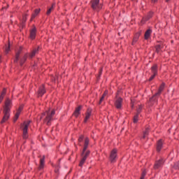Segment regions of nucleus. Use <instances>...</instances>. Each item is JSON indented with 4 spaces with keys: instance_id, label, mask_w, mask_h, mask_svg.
I'll list each match as a JSON object with an SVG mask.
<instances>
[{
    "instance_id": "nucleus-17",
    "label": "nucleus",
    "mask_w": 179,
    "mask_h": 179,
    "mask_svg": "<svg viewBox=\"0 0 179 179\" xmlns=\"http://www.w3.org/2000/svg\"><path fill=\"white\" fill-rule=\"evenodd\" d=\"M92 115V110H88L85 114V118L84 120V122H87V120L90 118Z\"/></svg>"
},
{
    "instance_id": "nucleus-43",
    "label": "nucleus",
    "mask_w": 179,
    "mask_h": 179,
    "mask_svg": "<svg viewBox=\"0 0 179 179\" xmlns=\"http://www.w3.org/2000/svg\"><path fill=\"white\" fill-rule=\"evenodd\" d=\"M101 72H103V70L101 69L100 71H99V74L101 75Z\"/></svg>"
},
{
    "instance_id": "nucleus-29",
    "label": "nucleus",
    "mask_w": 179,
    "mask_h": 179,
    "mask_svg": "<svg viewBox=\"0 0 179 179\" xmlns=\"http://www.w3.org/2000/svg\"><path fill=\"white\" fill-rule=\"evenodd\" d=\"M138 114L136 115L134 117V124H136L138 122Z\"/></svg>"
},
{
    "instance_id": "nucleus-36",
    "label": "nucleus",
    "mask_w": 179,
    "mask_h": 179,
    "mask_svg": "<svg viewBox=\"0 0 179 179\" xmlns=\"http://www.w3.org/2000/svg\"><path fill=\"white\" fill-rule=\"evenodd\" d=\"M10 50V47L8 45V46L6 48V54H8V52H9Z\"/></svg>"
},
{
    "instance_id": "nucleus-11",
    "label": "nucleus",
    "mask_w": 179,
    "mask_h": 179,
    "mask_svg": "<svg viewBox=\"0 0 179 179\" xmlns=\"http://www.w3.org/2000/svg\"><path fill=\"white\" fill-rule=\"evenodd\" d=\"M45 160V156L43 155V158H41L40 159V165L38 167V170H43V169H44Z\"/></svg>"
},
{
    "instance_id": "nucleus-44",
    "label": "nucleus",
    "mask_w": 179,
    "mask_h": 179,
    "mask_svg": "<svg viewBox=\"0 0 179 179\" xmlns=\"http://www.w3.org/2000/svg\"><path fill=\"white\" fill-rule=\"evenodd\" d=\"M166 2H170V0H165Z\"/></svg>"
},
{
    "instance_id": "nucleus-26",
    "label": "nucleus",
    "mask_w": 179,
    "mask_h": 179,
    "mask_svg": "<svg viewBox=\"0 0 179 179\" xmlns=\"http://www.w3.org/2000/svg\"><path fill=\"white\" fill-rule=\"evenodd\" d=\"M26 59H27V55H25L24 57L20 60V65H23L24 62H26Z\"/></svg>"
},
{
    "instance_id": "nucleus-27",
    "label": "nucleus",
    "mask_w": 179,
    "mask_h": 179,
    "mask_svg": "<svg viewBox=\"0 0 179 179\" xmlns=\"http://www.w3.org/2000/svg\"><path fill=\"white\" fill-rule=\"evenodd\" d=\"M148 134H149V129L147 128L145 129V131L143 132V139H145V138L148 136Z\"/></svg>"
},
{
    "instance_id": "nucleus-35",
    "label": "nucleus",
    "mask_w": 179,
    "mask_h": 179,
    "mask_svg": "<svg viewBox=\"0 0 179 179\" xmlns=\"http://www.w3.org/2000/svg\"><path fill=\"white\" fill-rule=\"evenodd\" d=\"M5 94H6V89L4 88L3 90V92H1V95L5 96Z\"/></svg>"
},
{
    "instance_id": "nucleus-15",
    "label": "nucleus",
    "mask_w": 179,
    "mask_h": 179,
    "mask_svg": "<svg viewBox=\"0 0 179 179\" xmlns=\"http://www.w3.org/2000/svg\"><path fill=\"white\" fill-rule=\"evenodd\" d=\"M152 16H153V13L150 12L146 17L143 18L142 22L143 23H145V22H148V20H149V19H151Z\"/></svg>"
},
{
    "instance_id": "nucleus-9",
    "label": "nucleus",
    "mask_w": 179,
    "mask_h": 179,
    "mask_svg": "<svg viewBox=\"0 0 179 179\" xmlns=\"http://www.w3.org/2000/svg\"><path fill=\"white\" fill-rule=\"evenodd\" d=\"M22 110H23L22 106H20L18 110H17L13 119L14 122H16V121H17V118H19V115H20V113H22Z\"/></svg>"
},
{
    "instance_id": "nucleus-46",
    "label": "nucleus",
    "mask_w": 179,
    "mask_h": 179,
    "mask_svg": "<svg viewBox=\"0 0 179 179\" xmlns=\"http://www.w3.org/2000/svg\"><path fill=\"white\" fill-rule=\"evenodd\" d=\"M132 1H135V0H132Z\"/></svg>"
},
{
    "instance_id": "nucleus-34",
    "label": "nucleus",
    "mask_w": 179,
    "mask_h": 179,
    "mask_svg": "<svg viewBox=\"0 0 179 179\" xmlns=\"http://www.w3.org/2000/svg\"><path fill=\"white\" fill-rule=\"evenodd\" d=\"M155 76H156V74H153L150 76V78H149V81H152L153 80V79H155Z\"/></svg>"
},
{
    "instance_id": "nucleus-42",
    "label": "nucleus",
    "mask_w": 179,
    "mask_h": 179,
    "mask_svg": "<svg viewBox=\"0 0 179 179\" xmlns=\"http://www.w3.org/2000/svg\"><path fill=\"white\" fill-rule=\"evenodd\" d=\"M157 1V0H152V3H156Z\"/></svg>"
},
{
    "instance_id": "nucleus-1",
    "label": "nucleus",
    "mask_w": 179,
    "mask_h": 179,
    "mask_svg": "<svg viewBox=\"0 0 179 179\" xmlns=\"http://www.w3.org/2000/svg\"><path fill=\"white\" fill-rule=\"evenodd\" d=\"M54 115H55V110L54 109H48L42 113L41 120H42L46 125H51V122H52V120H54Z\"/></svg>"
},
{
    "instance_id": "nucleus-8",
    "label": "nucleus",
    "mask_w": 179,
    "mask_h": 179,
    "mask_svg": "<svg viewBox=\"0 0 179 179\" xmlns=\"http://www.w3.org/2000/svg\"><path fill=\"white\" fill-rule=\"evenodd\" d=\"M115 106L118 110L121 109V107H122V98L116 96Z\"/></svg>"
},
{
    "instance_id": "nucleus-41",
    "label": "nucleus",
    "mask_w": 179,
    "mask_h": 179,
    "mask_svg": "<svg viewBox=\"0 0 179 179\" xmlns=\"http://www.w3.org/2000/svg\"><path fill=\"white\" fill-rule=\"evenodd\" d=\"M3 97H5L3 95L0 96V103H2V101L3 100Z\"/></svg>"
},
{
    "instance_id": "nucleus-25",
    "label": "nucleus",
    "mask_w": 179,
    "mask_h": 179,
    "mask_svg": "<svg viewBox=\"0 0 179 179\" xmlns=\"http://www.w3.org/2000/svg\"><path fill=\"white\" fill-rule=\"evenodd\" d=\"M162 48H163V46L162 45H157L155 47L156 52H157V54L160 53V52L162 51Z\"/></svg>"
},
{
    "instance_id": "nucleus-12",
    "label": "nucleus",
    "mask_w": 179,
    "mask_h": 179,
    "mask_svg": "<svg viewBox=\"0 0 179 179\" xmlns=\"http://www.w3.org/2000/svg\"><path fill=\"white\" fill-rule=\"evenodd\" d=\"M37 32V29H36V27H34L31 31H30V38H31V40H34V38H36V33Z\"/></svg>"
},
{
    "instance_id": "nucleus-10",
    "label": "nucleus",
    "mask_w": 179,
    "mask_h": 179,
    "mask_svg": "<svg viewBox=\"0 0 179 179\" xmlns=\"http://www.w3.org/2000/svg\"><path fill=\"white\" fill-rule=\"evenodd\" d=\"M45 93V88H44V85H42L39 87V90L38 92V97H42Z\"/></svg>"
},
{
    "instance_id": "nucleus-22",
    "label": "nucleus",
    "mask_w": 179,
    "mask_h": 179,
    "mask_svg": "<svg viewBox=\"0 0 179 179\" xmlns=\"http://www.w3.org/2000/svg\"><path fill=\"white\" fill-rule=\"evenodd\" d=\"M54 8H55V4H52L51 7L48 8V10L46 12V15H48V16L51 14V12L52 10H54Z\"/></svg>"
},
{
    "instance_id": "nucleus-6",
    "label": "nucleus",
    "mask_w": 179,
    "mask_h": 179,
    "mask_svg": "<svg viewBox=\"0 0 179 179\" xmlns=\"http://www.w3.org/2000/svg\"><path fill=\"white\" fill-rule=\"evenodd\" d=\"M163 164H164V159L162 158L159 160L157 161L154 165V169L155 170H157L159 169H161V167H163Z\"/></svg>"
},
{
    "instance_id": "nucleus-3",
    "label": "nucleus",
    "mask_w": 179,
    "mask_h": 179,
    "mask_svg": "<svg viewBox=\"0 0 179 179\" xmlns=\"http://www.w3.org/2000/svg\"><path fill=\"white\" fill-rule=\"evenodd\" d=\"M91 6L93 10L99 12L103 8V4L100 3V0H92L91 1Z\"/></svg>"
},
{
    "instance_id": "nucleus-4",
    "label": "nucleus",
    "mask_w": 179,
    "mask_h": 179,
    "mask_svg": "<svg viewBox=\"0 0 179 179\" xmlns=\"http://www.w3.org/2000/svg\"><path fill=\"white\" fill-rule=\"evenodd\" d=\"M31 121L28 120L27 122H24V124L22 126V131H23V138L27 139L29 135L27 134V129H29V125H30V123Z\"/></svg>"
},
{
    "instance_id": "nucleus-38",
    "label": "nucleus",
    "mask_w": 179,
    "mask_h": 179,
    "mask_svg": "<svg viewBox=\"0 0 179 179\" xmlns=\"http://www.w3.org/2000/svg\"><path fill=\"white\" fill-rule=\"evenodd\" d=\"M89 155H90V151H87L85 153L84 152V156H86V157H87L89 156Z\"/></svg>"
},
{
    "instance_id": "nucleus-14",
    "label": "nucleus",
    "mask_w": 179,
    "mask_h": 179,
    "mask_svg": "<svg viewBox=\"0 0 179 179\" xmlns=\"http://www.w3.org/2000/svg\"><path fill=\"white\" fill-rule=\"evenodd\" d=\"M40 49V47H38L37 48H35L33 50L31 53L29 55V58H33L36 56V54H38V50Z\"/></svg>"
},
{
    "instance_id": "nucleus-13",
    "label": "nucleus",
    "mask_w": 179,
    "mask_h": 179,
    "mask_svg": "<svg viewBox=\"0 0 179 179\" xmlns=\"http://www.w3.org/2000/svg\"><path fill=\"white\" fill-rule=\"evenodd\" d=\"M88 146H89V138H86L85 140L84 148L83 150V155L86 152Z\"/></svg>"
},
{
    "instance_id": "nucleus-37",
    "label": "nucleus",
    "mask_w": 179,
    "mask_h": 179,
    "mask_svg": "<svg viewBox=\"0 0 179 179\" xmlns=\"http://www.w3.org/2000/svg\"><path fill=\"white\" fill-rule=\"evenodd\" d=\"M174 168L176 169L177 170H179V162L175 164Z\"/></svg>"
},
{
    "instance_id": "nucleus-21",
    "label": "nucleus",
    "mask_w": 179,
    "mask_h": 179,
    "mask_svg": "<svg viewBox=\"0 0 179 179\" xmlns=\"http://www.w3.org/2000/svg\"><path fill=\"white\" fill-rule=\"evenodd\" d=\"M40 8L36 9L34 10V13H33L31 15V20H33V19H34L36 17V16H37V15H38V13H40Z\"/></svg>"
},
{
    "instance_id": "nucleus-28",
    "label": "nucleus",
    "mask_w": 179,
    "mask_h": 179,
    "mask_svg": "<svg viewBox=\"0 0 179 179\" xmlns=\"http://www.w3.org/2000/svg\"><path fill=\"white\" fill-rule=\"evenodd\" d=\"M20 55V50L16 53L15 55V59L14 60V62H17L19 61V56Z\"/></svg>"
},
{
    "instance_id": "nucleus-45",
    "label": "nucleus",
    "mask_w": 179,
    "mask_h": 179,
    "mask_svg": "<svg viewBox=\"0 0 179 179\" xmlns=\"http://www.w3.org/2000/svg\"><path fill=\"white\" fill-rule=\"evenodd\" d=\"M141 179H144L143 178H141Z\"/></svg>"
},
{
    "instance_id": "nucleus-39",
    "label": "nucleus",
    "mask_w": 179,
    "mask_h": 179,
    "mask_svg": "<svg viewBox=\"0 0 179 179\" xmlns=\"http://www.w3.org/2000/svg\"><path fill=\"white\" fill-rule=\"evenodd\" d=\"M83 138H84V136L81 135L80 136V138H78V142H82L83 141Z\"/></svg>"
},
{
    "instance_id": "nucleus-7",
    "label": "nucleus",
    "mask_w": 179,
    "mask_h": 179,
    "mask_svg": "<svg viewBox=\"0 0 179 179\" xmlns=\"http://www.w3.org/2000/svg\"><path fill=\"white\" fill-rule=\"evenodd\" d=\"M117 159V149H113L110 155V160L111 163H115V159Z\"/></svg>"
},
{
    "instance_id": "nucleus-20",
    "label": "nucleus",
    "mask_w": 179,
    "mask_h": 179,
    "mask_svg": "<svg viewBox=\"0 0 179 179\" xmlns=\"http://www.w3.org/2000/svg\"><path fill=\"white\" fill-rule=\"evenodd\" d=\"M151 71L152 73L154 75H157V64H154L152 67H151Z\"/></svg>"
},
{
    "instance_id": "nucleus-5",
    "label": "nucleus",
    "mask_w": 179,
    "mask_h": 179,
    "mask_svg": "<svg viewBox=\"0 0 179 179\" xmlns=\"http://www.w3.org/2000/svg\"><path fill=\"white\" fill-rule=\"evenodd\" d=\"M164 90V83H162L159 88L158 92L152 96V98H150V101L152 103V101H154L156 100V96H160L161 93Z\"/></svg>"
},
{
    "instance_id": "nucleus-23",
    "label": "nucleus",
    "mask_w": 179,
    "mask_h": 179,
    "mask_svg": "<svg viewBox=\"0 0 179 179\" xmlns=\"http://www.w3.org/2000/svg\"><path fill=\"white\" fill-rule=\"evenodd\" d=\"M107 94H108V91H105L103 94L102 95V96L100 99L99 104H101V102H103L104 101V99H106V96H107Z\"/></svg>"
},
{
    "instance_id": "nucleus-30",
    "label": "nucleus",
    "mask_w": 179,
    "mask_h": 179,
    "mask_svg": "<svg viewBox=\"0 0 179 179\" xmlns=\"http://www.w3.org/2000/svg\"><path fill=\"white\" fill-rule=\"evenodd\" d=\"M27 20V15H25L22 17V23H26Z\"/></svg>"
},
{
    "instance_id": "nucleus-24",
    "label": "nucleus",
    "mask_w": 179,
    "mask_h": 179,
    "mask_svg": "<svg viewBox=\"0 0 179 179\" xmlns=\"http://www.w3.org/2000/svg\"><path fill=\"white\" fill-rule=\"evenodd\" d=\"M140 36H141V34H139V33L136 34V35L134 36V38L133 39V42H132L133 45H134V43H136L138 41Z\"/></svg>"
},
{
    "instance_id": "nucleus-16",
    "label": "nucleus",
    "mask_w": 179,
    "mask_h": 179,
    "mask_svg": "<svg viewBox=\"0 0 179 179\" xmlns=\"http://www.w3.org/2000/svg\"><path fill=\"white\" fill-rule=\"evenodd\" d=\"M162 148H163V141L159 140L157 144V152H160V150H162Z\"/></svg>"
},
{
    "instance_id": "nucleus-18",
    "label": "nucleus",
    "mask_w": 179,
    "mask_h": 179,
    "mask_svg": "<svg viewBox=\"0 0 179 179\" xmlns=\"http://www.w3.org/2000/svg\"><path fill=\"white\" fill-rule=\"evenodd\" d=\"M152 34V29H148L145 33V40H148Z\"/></svg>"
},
{
    "instance_id": "nucleus-40",
    "label": "nucleus",
    "mask_w": 179,
    "mask_h": 179,
    "mask_svg": "<svg viewBox=\"0 0 179 179\" xmlns=\"http://www.w3.org/2000/svg\"><path fill=\"white\" fill-rule=\"evenodd\" d=\"M146 176V172L143 171L141 175V178H145V176Z\"/></svg>"
},
{
    "instance_id": "nucleus-31",
    "label": "nucleus",
    "mask_w": 179,
    "mask_h": 179,
    "mask_svg": "<svg viewBox=\"0 0 179 179\" xmlns=\"http://www.w3.org/2000/svg\"><path fill=\"white\" fill-rule=\"evenodd\" d=\"M141 111H142V106H138V108L137 109V114L138 115L141 113Z\"/></svg>"
},
{
    "instance_id": "nucleus-32",
    "label": "nucleus",
    "mask_w": 179,
    "mask_h": 179,
    "mask_svg": "<svg viewBox=\"0 0 179 179\" xmlns=\"http://www.w3.org/2000/svg\"><path fill=\"white\" fill-rule=\"evenodd\" d=\"M85 162H86V161H84L83 159L80 160V164H79L80 167L83 166V164H85Z\"/></svg>"
},
{
    "instance_id": "nucleus-2",
    "label": "nucleus",
    "mask_w": 179,
    "mask_h": 179,
    "mask_svg": "<svg viewBox=\"0 0 179 179\" xmlns=\"http://www.w3.org/2000/svg\"><path fill=\"white\" fill-rule=\"evenodd\" d=\"M12 108V100L9 98H6L5 101V105L3 107V117L1 122V124H3V122H6L8 120H9V117L10 116V108Z\"/></svg>"
},
{
    "instance_id": "nucleus-33",
    "label": "nucleus",
    "mask_w": 179,
    "mask_h": 179,
    "mask_svg": "<svg viewBox=\"0 0 179 179\" xmlns=\"http://www.w3.org/2000/svg\"><path fill=\"white\" fill-rule=\"evenodd\" d=\"M84 155L85 153L82 152V156H83L82 160H84V162H86L87 157L85 156Z\"/></svg>"
},
{
    "instance_id": "nucleus-19",
    "label": "nucleus",
    "mask_w": 179,
    "mask_h": 179,
    "mask_svg": "<svg viewBox=\"0 0 179 179\" xmlns=\"http://www.w3.org/2000/svg\"><path fill=\"white\" fill-rule=\"evenodd\" d=\"M81 108H82V106H79L76 108L75 112L73 113V115L78 117L79 116V114H80Z\"/></svg>"
}]
</instances>
